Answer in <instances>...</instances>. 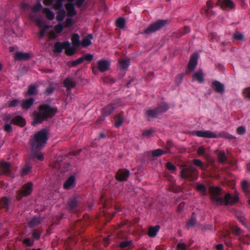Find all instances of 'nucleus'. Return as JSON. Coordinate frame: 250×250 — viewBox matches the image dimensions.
Here are the masks:
<instances>
[{"instance_id":"f257e3e1","label":"nucleus","mask_w":250,"mask_h":250,"mask_svg":"<svg viewBox=\"0 0 250 250\" xmlns=\"http://www.w3.org/2000/svg\"><path fill=\"white\" fill-rule=\"evenodd\" d=\"M209 192L212 202L218 205L232 204L238 201L237 195L231 196L229 193L225 195L222 190L217 187H210Z\"/></svg>"},{"instance_id":"f03ea898","label":"nucleus","mask_w":250,"mask_h":250,"mask_svg":"<svg viewBox=\"0 0 250 250\" xmlns=\"http://www.w3.org/2000/svg\"><path fill=\"white\" fill-rule=\"evenodd\" d=\"M47 139V133L45 129L42 130L37 132L33 139L31 141L32 146V151L33 157L39 160H42L43 155L42 153L36 152V150L42 149Z\"/></svg>"},{"instance_id":"7ed1b4c3","label":"nucleus","mask_w":250,"mask_h":250,"mask_svg":"<svg viewBox=\"0 0 250 250\" xmlns=\"http://www.w3.org/2000/svg\"><path fill=\"white\" fill-rule=\"evenodd\" d=\"M57 109L47 104H42L40 106L39 111H35L33 114L32 125H36L41 124L47 118L52 117L57 112Z\"/></svg>"},{"instance_id":"20e7f679","label":"nucleus","mask_w":250,"mask_h":250,"mask_svg":"<svg viewBox=\"0 0 250 250\" xmlns=\"http://www.w3.org/2000/svg\"><path fill=\"white\" fill-rule=\"evenodd\" d=\"M42 8L43 7L41 2H38L31 7L32 12L29 15L30 19L35 22L40 28V38H42L44 36L46 30L49 28V26L46 24V21L43 18L39 17L36 15V13L41 9L42 10Z\"/></svg>"},{"instance_id":"39448f33","label":"nucleus","mask_w":250,"mask_h":250,"mask_svg":"<svg viewBox=\"0 0 250 250\" xmlns=\"http://www.w3.org/2000/svg\"><path fill=\"white\" fill-rule=\"evenodd\" d=\"M72 2H68L65 4V7L67 12L66 15L68 16L63 24L65 28L70 27L75 22V20L72 17L76 14V11Z\"/></svg>"},{"instance_id":"423d86ee","label":"nucleus","mask_w":250,"mask_h":250,"mask_svg":"<svg viewBox=\"0 0 250 250\" xmlns=\"http://www.w3.org/2000/svg\"><path fill=\"white\" fill-rule=\"evenodd\" d=\"M75 0H43V4L45 5H50L53 3V7L55 10H60L63 4L68 2H73ZM85 0H76V5L81 6Z\"/></svg>"},{"instance_id":"0eeeda50","label":"nucleus","mask_w":250,"mask_h":250,"mask_svg":"<svg viewBox=\"0 0 250 250\" xmlns=\"http://www.w3.org/2000/svg\"><path fill=\"white\" fill-rule=\"evenodd\" d=\"M63 49H65V53L68 55H72L75 52V49L71 46L69 42H58L54 45V51L57 53L61 52Z\"/></svg>"},{"instance_id":"6e6552de","label":"nucleus","mask_w":250,"mask_h":250,"mask_svg":"<svg viewBox=\"0 0 250 250\" xmlns=\"http://www.w3.org/2000/svg\"><path fill=\"white\" fill-rule=\"evenodd\" d=\"M49 28L46 30L44 36L47 34H48L50 39H55L57 37V34H61L63 30L64 27L63 23H59L54 26L53 30H50L51 26L48 25Z\"/></svg>"},{"instance_id":"1a4fd4ad","label":"nucleus","mask_w":250,"mask_h":250,"mask_svg":"<svg viewBox=\"0 0 250 250\" xmlns=\"http://www.w3.org/2000/svg\"><path fill=\"white\" fill-rule=\"evenodd\" d=\"M181 175L184 178L196 179V171L192 167L185 166L182 170Z\"/></svg>"},{"instance_id":"9d476101","label":"nucleus","mask_w":250,"mask_h":250,"mask_svg":"<svg viewBox=\"0 0 250 250\" xmlns=\"http://www.w3.org/2000/svg\"><path fill=\"white\" fill-rule=\"evenodd\" d=\"M167 23V21L159 20L149 26L144 31L146 34H150L162 28Z\"/></svg>"},{"instance_id":"9b49d317","label":"nucleus","mask_w":250,"mask_h":250,"mask_svg":"<svg viewBox=\"0 0 250 250\" xmlns=\"http://www.w3.org/2000/svg\"><path fill=\"white\" fill-rule=\"evenodd\" d=\"M217 4L223 10L230 11L235 8V4L231 0H219Z\"/></svg>"},{"instance_id":"f8f14e48","label":"nucleus","mask_w":250,"mask_h":250,"mask_svg":"<svg viewBox=\"0 0 250 250\" xmlns=\"http://www.w3.org/2000/svg\"><path fill=\"white\" fill-rule=\"evenodd\" d=\"M192 135H196L200 137H204L207 138H215L218 136L215 133L208 130H199L194 131L192 133Z\"/></svg>"},{"instance_id":"ddd939ff","label":"nucleus","mask_w":250,"mask_h":250,"mask_svg":"<svg viewBox=\"0 0 250 250\" xmlns=\"http://www.w3.org/2000/svg\"><path fill=\"white\" fill-rule=\"evenodd\" d=\"M99 70L103 72L109 69L110 62L105 60H100L97 62Z\"/></svg>"},{"instance_id":"4468645a","label":"nucleus","mask_w":250,"mask_h":250,"mask_svg":"<svg viewBox=\"0 0 250 250\" xmlns=\"http://www.w3.org/2000/svg\"><path fill=\"white\" fill-rule=\"evenodd\" d=\"M130 172L128 170L121 169L118 171L116 175V178L118 180L123 181L126 180L129 175Z\"/></svg>"},{"instance_id":"2eb2a0df","label":"nucleus","mask_w":250,"mask_h":250,"mask_svg":"<svg viewBox=\"0 0 250 250\" xmlns=\"http://www.w3.org/2000/svg\"><path fill=\"white\" fill-rule=\"evenodd\" d=\"M168 109V106L167 105H165V107L163 109H161L159 107L158 109H152L148 110L146 112V114L148 117L153 118L155 117L159 112H164Z\"/></svg>"},{"instance_id":"dca6fc26","label":"nucleus","mask_w":250,"mask_h":250,"mask_svg":"<svg viewBox=\"0 0 250 250\" xmlns=\"http://www.w3.org/2000/svg\"><path fill=\"white\" fill-rule=\"evenodd\" d=\"M76 185L75 178L74 176L69 177L64 183V188L66 189H71L75 187Z\"/></svg>"},{"instance_id":"f3484780","label":"nucleus","mask_w":250,"mask_h":250,"mask_svg":"<svg viewBox=\"0 0 250 250\" xmlns=\"http://www.w3.org/2000/svg\"><path fill=\"white\" fill-rule=\"evenodd\" d=\"M42 13L44 15L45 17L49 20L52 21L55 18V13L50 8H43L42 9Z\"/></svg>"},{"instance_id":"a211bd4d","label":"nucleus","mask_w":250,"mask_h":250,"mask_svg":"<svg viewBox=\"0 0 250 250\" xmlns=\"http://www.w3.org/2000/svg\"><path fill=\"white\" fill-rule=\"evenodd\" d=\"M192 80L198 81L200 83H203L204 81V77L202 70H200L195 72L192 77Z\"/></svg>"},{"instance_id":"6ab92c4d","label":"nucleus","mask_w":250,"mask_h":250,"mask_svg":"<svg viewBox=\"0 0 250 250\" xmlns=\"http://www.w3.org/2000/svg\"><path fill=\"white\" fill-rule=\"evenodd\" d=\"M198 55L194 54L191 56L189 62L188 63V68L190 70H193L197 64V60L198 58Z\"/></svg>"},{"instance_id":"aec40b11","label":"nucleus","mask_w":250,"mask_h":250,"mask_svg":"<svg viewBox=\"0 0 250 250\" xmlns=\"http://www.w3.org/2000/svg\"><path fill=\"white\" fill-rule=\"evenodd\" d=\"M32 191V184L31 183H29L25 185L23 187L21 191V194L22 196H27L29 195Z\"/></svg>"},{"instance_id":"412c9836","label":"nucleus","mask_w":250,"mask_h":250,"mask_svg":"<svg viewBox=\"0 0 250 250\" xmlns=\"http://www.w3.org/2000/svg\"><path fill=\"white\" fill-rule=\"evenodd\" d=\"M12 123L16 125L23 126L25 125L26 122L22 117L17 116L12 119Z\"/></svg>"},{"instance_id":"4be33fe9","label":"nucleus","mask_w":250,"mask_h":250,"mask_svg":"<svg viewBox=\"0 0 250 250\" xmlns=\"http://www.w3.org/2000/svg\"><path fill=\"white\" fill-rule=\"evenodd\" d=\"M213 88L218 93H223L224 91V86L220 83L215 81L212 83Z\"/></svg>"},{"instance_id":"5701e85b","label":"nucleus","mask_w":250,"mask_h":250,"mask_svg":"<svg viewBox=\"0 0 250 250\" xmlns=\"http://www.w3.org/2000/svg\"><path fill=\"white\" fill-rule=\"evenodd\" d=\"M34 102V99L33 98L23 100L21 103V106L23 109H28L32 106Z\"/></svg>"},{"instance_id":"b1692460","label":"nucleus","mask_w":250,"mask_h":250,"mask_svg":"<svg viewBox=\"0 0 250 250\" xmlns=\"http://www.w3.org/2000/svg\"><path fill=\"white\" fill-rule=\"evenodd\" d=\"M71 41L73 44L72 46L74 47L75 49V47L79 46L81 44V42L80 41V37L78 34H73L71 37Z\"/></svg>"},{"instance_id":"393cba45","label":"nucleus","mask_w":250,"mask_h":250,"mask_svg":"<svg viewBox=\"0 0 250 250\" xmlns=\"http://www.w3.org/2000/svg\"><path fill=\"white\" fill-rule=\"evenodd\" d=\"M92 39L93 37L91 34L85 36L83 38V41L81 42V45L84 47H86L89 45L91 43V40Z\"/></svg>"},{"instance_id":"a878e982","label":"nucleus","mask_w":250,"mask_h":250,"mask_svg":"<svg viewBox=\"0 0 250 250\" xmlns=\"http://www.w3.org/2000/svg\"><path fill=\"white\" fill-rule=\"evenodd\" d=\"M117 107V105L110 104L104 108L102 110V113L104 115H107L111 113V112Z\"/></svg>"},{"instance_id":"bb28decb","label":"nucleus","mask_w":250,"mask_h":250,"mask_svg":"<svg viewBox=\"0 0 250 250\" xmlns=\"http://www.w3.org/2000/svg\"><path fill=\"white\" fill-rule=\"evenodd\" d=\"M30 55L27 53H23L21 52H19L15 54V58L17 60H27L29 58Z\"/></svg>"},{"instance_id":"cd10ccee","label":"nucleus","mask_w":250,"mask_h":250,"mask_svg":"<svg viewBox=\"0 0 250 250\" xmlns=\"http://www.w3.org/2000/svg\"><path fill=\"white\" fill-rule=\"evenodd\" d=\"M242 188L246 193H250V182L247 180H244L242 183Z\"/></svg>"},{"instance_id":"c85d7f7f","label":"nucleus","mask_w":250,"mask_h":250,"mask_svg":"<svg viewBox=\"0 0 250 250\" xmlns=\"http://www.w3.org/2000/svg\"><path fill=\"white\" fill-rule=\"evenodd\" d=\"M0 168L4 173H8L10 172V164L8 163L2 162L0 164Z\"/></svg>"},{"instance_id":"c756f323","label":"nucleus","mask_w":250,"mask_h":250,"mask_svg":"<svg viewBox=\"0 0 250 250\" xmlns=\"http://www.w3.org/2000/svg\"><path fill=\"white\" fill-rule=\"evenodd\" d=\"M38 92L36 86L34 85H31L25 93V96L28 95H36Z\"/></svg>"},{"instance_id":"7c9ffc66","label":"nucleus","mask_w":250,"mask_h":250,"mask_svg":"<svg viewBox=\"0 0 250 250\" xmlns=\"http://www.w3.org/2000/svg\"><path fill=\"white\" fill-rule=\"evenodd\" d=\"M66 16L65 12L62 10H60L57 13L56 20L59 21H62Z\"/></svg>"},{"instance_id":"2f4dec72","label":"nucleus","mask_w":250,"mask_h":250,"mask_svg":"<svg viewBox=\"0 0 250 250\" xmlns=\"http://www.w3.org/2000/svg\"><path fill=\"white\" fill-rule=\"evenodd\" d=\"M64 84L68 88H72L75 85V82L70 78H67L64 81Z\"/></svg>"},{"instance_id":"473e14b6","label":"nucleus","mask_w":250,"mask_h":250,"mask_svg":"<svg viewBox=\"0 0 250 250\" xmlns=\"http://www.w3.org/2000/svg\"><path fill=\"white\" fill-rule=\"evenodd\" d=\"M125 25V19L122 17L118 18L116 21V25L118 27L123 29Z\"/></svg>"},{"instance_id":"72a5a7b5","label":"nucleus","mask_w":250,"mask_h":250,"mask_svg":"<svg viewBox=\"0 0 250 250\" xmlns=\"http://www.w3.org/2000/svg\"><path fill=\"white\" fill-rule=\"evenodd\" d=\"M159 229V226H156L155 227L150 228L148 230V235L151 237L155 236Z\"/></svg>"},{"instance_id":"f704fd0d","label":"nucleus","mask_w":250,"mask_h":250,"mask_svg":"<svg viewBox=\"0 0 250 250\" xmlns=\"http://www.w3.org/2000/svg\"><path fill=\"white\" fill-rule=\"evenodd\" d=\"M124 121V118L121 115H117L115 116V125L119 127L122 125Z\"/></svg>"},{"instance_id":"c9c22d12","label":"nucleus","mask_w":250,"mask_h":250,"mask_svg":"<svg viewBox=\"0 0 250 250\" xmlns=\"http://www.w3.org/2000/svg\"><path fill=\"white\" fill-rule=\"evenodd\" d=\"M242 94L245 99L250 101V87L244 88Z\"/></svg>"},{"instance_id":"e433bc0d","label":"nucleus","mask_w":250,"mask_h":250,"mask_svg":"<svg viewBox=\"0 0 250 250\" xmlns=\"http://www.w3.org/2000/svg\"><path fill=\"white\" fill-rule=\"evenodd\" d=\"M197 189L203 195H205L207 194L206 188L204 185L198 184L197 186Z\"/></svg>"},{"instance_id":"4c0bfd02","label":"nucleus","mask_w":250,"mask_h":250,"mask_svg":"<svg viewBox=\"0 0 250 250\" xmlns=\"http://www.w3.org/2000/svg\"><path fill=\"white\" fill-rule=\"evenodd\" d=\"M218 137L220 136L222 138H224L228 139H235V137L233 135L229 134L228 132H223L219 135H217Z\"/></svg>"},{"instance_id":"58836bf2","label":"nucleus","mask_w":250,"mask_h":250,"mask_svg":"<svg viewBox=\"0 0 250 250\" xmlns=\"http://www.w3.org/2000/svg\"><path fill=\"white\" fill-rule=\"evenodd\" d=\"M9 203V200L6 198H4L0 201V205L6 209H8Z\"/></svg>"},{"instance_id":"ea45409f","label":"nucleus","mask_w":250,"mask_h":250,"mask_svg":"<svg viewBox=\"0 0 250 250\" xmlns=\"http://www.w3.org/2000/svg\"><path fill=\"white\" fill-rule=\"evenodd\" d=\"M40 223V220L38 217H34L32 218L31 221L29 222V225L30 227H33L36 225H37Z\"/></svg>"},{"instance_id":"a19ab883","label":"nucleus","mask_w":250,"mask_h":250,"mask_svg":"<svg viewBox=\"0 0 250 250\" xmlns=\"http://www.w3.org/2000/svg\"><path fill=\"white\" fill-rule=\"evenodd\" d=\"M32 169V167L29 165H26L21 170V174L22 175H25L29 173Z\"/></svg>"},{"instance_id":"79ce46f5","label":"nucleus","mask_w":250,"mask_h":250,"mask_svg":"<svg viewBox=\"0 0 250 250\" xmlns=\"http://www.w3.org/2000/svg\"><path fill=\"white\" fill-rule=\"evenodd\" d=\"M226 157L225 152L223 151H219L218 152V160L219 162L223 163L225 161Z\"/></svg>"},{"instance_id":"37998d69","label":"nucleus","mask_w":250,"mask_h":250,"mask_svg":"<svg viewBox=\"0 0 250 250\" xmlns=\"http://www.w3.org/2000/svg\"><path fill=\"white\" fill-rule=\"evenodd\" d=\"M165 152L160 149H157L152 151V155L153 157H158L163 154Z\"/></svg>"},{"instance_id":"c03bdc74","label":"nucleus","mask_w":250,"mask_h":250,"mask_svg":"<svg viewBox=\"0 0 250 250\" xmlns=\"http://www.w3.org/2000/svg\"><path fill=\"white\" fill-rule=\"evenodd\" d=\"M154 132L153 129H148L143 131L142 134L144 136L149 137Z\"/></svg>"},{"instance_id":"a18cd8bd","label":"nucleus","mask_w":250,"mask_h":250,"mask_svg":"<svg viewBox=\"0 0 250 250\" xmlns=\"http://www.w3.org/2000/svg\"><path fill=\"white\" fill-rule=\"evenodd\" d=\"M246 130L244 126H239L237 128L236 132L239 135H243L246 133Z\"/></svg>"},{"instance_id":"49530a36","label":"nucleus","mask_w":250,"mask_h":250,"mask_svg":"<svg viewBox=\"0 0 250 250\" xmlns=\"http://www.w3.org/2000/svg\"><path fill=\"white\" fill-rule=\"evenodd\" d=\"M131 241H124L120 244V247L122 248L129 247L131 245Z\"/></svg>"},{"instance_id":"de8ad7c7","label":"nucleus","mask_w":250,"mask_h":250,"mask_svg":"<svg viewBox=\"0 0 250 250\" xmlns=\"http://www.w3.org/2000/svg\"><path fill=\"white\" fill-rule=\"evenodd\" d=\"M120 63L122 68H125L129 65V62L128 60H125L121 61Z\"/></svg>"},{"instance_id":"09e8293b","label":"nucleus","mask_w":250,"mask_h":250,"mask_svg":"<svg viewBox=\"0 0 250 250\" xmlns=\"http://www.w3.org/2000/svg\"><path fill=\"white\" fill-rule=\"evenodd\" d=\"M20 103L18 100L14 99L8 103V106L14 107L18 105Z\"/></svg>"},{"instance_id":"8fccbe9b","label":"nucleus","mask_w":250,"mask_h":250,"mask_svg":"<svg viewBox=\"0 0 250 250\" xmlns=\"http://www.w3.org/2000/svg\"><path fill=\"white\" fill-rule=\"evenodd\" d=\"M166 167L171 172H174L176 170V167L169 162L167 163Z\"/></svg>"},{"instance_id":"3c124183","label":"nucleus","mask_w":250,"mask_h":250,"mask_svg":"<svg viewBox=\"0 0 250 250\" xmlns=\"http://www.w3.org/2000/svg\"><path fill=\"white\" fill-rule=\"evenodd\" d=\"M193 163L195 165L200 167L202 169L205 168V167L203 165L202 162L199 160L195 159L193 160Z\"/></svg>"},{"instance_id":"603ef678","label":"nucleus","mask_w":250,"mask_h":250,"mask_svg":"<svg viewBox=\"0 0 250 250\" xmlns=\"http://www.w3.org/2000/svg\"><path fill=\"white\" fill-rule=\"evenodd\" d=\"M93 56L91 54L85 55L81 57V58L83 59V62L85 60L90 61L93 59Z\"/></svg>"},{"instance_id":"864d4df0","label":"nucleus","mask_w":250,"mask_h":250,"mask_svg":"<svg viewBox=\"0 0 250 250\" xmlns=\"http://www.w3.org/2000/svg\"><path fill=\"white\" fill-rule=\"evenodd\" d=\"M77 200L76 198H73L72 199H70L69 202V206L70 208H73L77 205Z\"/></svg>"},{"instance_id":"5fc2aeb1","label":"nucleus","mask_w":250,"mask_h":250,"mask_svg":"<svg viewBox=\"0 0 250 250\" xmlns=\"http://www.w3.org/2000/svg\"><path fill=\"white\" fill-rule=\"evenodd\" d=\"M234 38L238 41H241L243 39V35L240 33H236L234 35Z\"/></svg>"},{"instance_id":"6e6d98bb","label":"nucleus","mask_w":250,"mask_h":250,"mask_svg":"<svg viewBox=\"0 0 250 250\" xmlns=\"http://www.w3.org/2000/svg\"><path fill=\"white\" fill-rule=\"evenodd\" d=\"M4 130L7 132H10L12 131V128L10 125L6 124L4 126Z\"/></svg>"},{"instance_id":"4d7b16f0","label":"nucleus","mask_w":250,"mask_h":250,"mask_svg":"<svg viewBox=\"0 0 250 250\" xmlns=\"http://www.w3.org/2000/svg\"><path fill=\"white\" fill-rule=\"evenodd\" d=\"M82 62H83V59L81 57V58L78 59L77 60L72 62L71 63V65L75 66V65H77L81 63Z\"/></svg>"},{"instance_id":"13d9d810","label":"nucleus","mask_w":250,"mask_h":250,"mask_svg":"<svg viewBox=\"0 0 250 250\" xmlns=\"http://www.w3.org/2000/svg\"><path fill=\"white\" fill-rule=\"evenodd\" d=\"M177 248L179 250H185L187 246L184 243H179L177 245Z\"/></svg>"},{"instance_id":"bf43d9fd","label":"nucleus","mask_w":250,"mask_h":250,"mask_svg":"<svg viewBox=\"0 0 250 250\" xmlns=\"http://www.w3.org/2000/svg\"><path fill=\"white\" fill-rule=\"evenodd\" d=\"M232 232L235 235H239L240 234L241 229L237 227H235L232 229Z\"/></svg>"},{"instance_id":"052dcab7","label":"nucleus","mask_w":250,"mask_h":250,"mask_svg":"<svg viewBox=\"0 0 250 250\" xmlns=\"http://www.w3.org/2000/svg\"><path fill=\"white\" fill-rule=\"evenodd\" d=\"M196 223V220H195V219L194 218H191L189 221L188 222V225L189 227V226H193V225H194V224H195Z\"/></svg>"},{"instance_id":"680f3d73","label":"nucleus","mask_w":250,"mask_h":250,"mask_svg":"<svg viewBox=\"0 0 250 250\" xmlns=\"http://www.w3.org/2000/svg\"><path fill=\"white\" fill-rule=\"evenodd\" d=\"M24 243L26 244L27 246H32L33 242L30 239H26L24 240Z\"/></svg>"},{"instance_id":"e2e57ef3","label":"nucleus","mask_w":250,"mask_h":250,"mask_svg":"<svg viewBox=\"0 0 250 250\" xmlns=\"http://www.w3.org/2000/svg\"><path fill=\"white\" fill-rule=\"evenodd\" d=\"M205 148L203 147H200L198 149V153L199 155H201L204 153Z\"/></svg>"},{"instance_id":"0e129e2a","label":"nucleus","mask_w":250,"mask_h":250,"mask_svg":"<svg viewBox=\"0 0 250 250\" xmlns=\"http://www.w3.org/2000/svg\"><path fill=\"white\" fill-rule=\"evenodd\" d=\"M33 236L36 239H39L40 237V233L37 231H34L33 233Z\"/></svg>"},{"instance_id":"69168bd1","label":"nucleus","mask_w":250,"mask_h":250,"mask_svg":"<svg viewBox=\"0 0 250 250\" xmlns=\"http://www.w3.org/2000/svg\"><path fill=\"white\" fill-rule=\"evenodd\" d=\"M242 240L245 243H249L250 242V237L247 235Z\"/></svg>"},{"instance_id":"338daca9","label":"nucleus","mask_w":250,"mask_h":250,"mask_svg":"<svg viewBox=\"0 0 250 250\" xmlns=\"http://www.w3.org/2000/svg\"><path fill=\"white\" fill-rule=\"evenodd\" d=\"M29 7V5L27 3H26L25 2L24 3H22L21 4V8L23 9H26L28 8Z\"/></svg>"},{"instance_id":"774afa93","label":"nucleus","mask_w":250,"mask_h":250,"mask_svg":"<svg viewBox=\"0 0 250 250\" xmlns=\"http://www.w3.org/2000/svg\"><path fill=\"white\" fill-rule=\"evenodd\" d=\"M217 250H224L223 246L222 244H218L216 246Z\"/></svg>"}]
</instances>
